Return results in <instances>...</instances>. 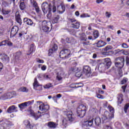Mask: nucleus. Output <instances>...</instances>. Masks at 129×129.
Returning <instances> with one entry per match:
<instances>
[{
  "instance_id": "bb28decb",
  "label": "nucleus",
  "mask_w": 129,
  "mask_h": 129,
  "mask_svg": "<svg viewBox=\"0 0 129 129\" xmlns=\"http://www.w3.org/2000/svg\"><path fill=\"white\" fill-rule=\"evenodd\" d=\"M95 123L96 125H97L98 126L100 125V124L101 123V119H100V117H97L95 118Z\"/></svg>"
},
{
  "instance_id": "4468645a",
  "label": "nucleus",
  "mask_w": 129,
  "mask_h": 129,
  "mask_svg": "<svg viewBox=\"0 0 129 129\" xmlns=\"http://www.w3.org/2000/svg\"><path fill=\"white\" fill-rule=\"evenodd\" d=\"M31 5L35 8L36 13H39L40 9L39 8V6H38V4L36 2V0H30Z\"/></svg>"
},
{
  "instance_id": "4d7b16f0",
  "label": "nucleus",
  "mask_w": 129,
  "mask_h": 129,
  "mask_svg": "<svg viewBox=\"0 0 129 129\" xmlns=\"http://www.w3.org/2000/svg\"><path fill=\"white\" fill-rule=\"evenodd\" d=\"M97 98H99L100 99H104V96H103L99 94H97Z\"/></svg>"
},
{
  "instance_id": "774afa93",
  "label": "nucleus",
  "mask_w": 129,
  "mask_h": 129,
  "mask_svg": "<svg viewBox=\"0 0 129 129\" xmlns=\"http://www.w3.org/2000/svg\"><path fill=\"white\" fill-rule=\"evenodd\" d=\"M126 65H129V57L127 56L126 58Z\"/></svg>"
},
{
  "instance_id": "473e14b6",
  "label": "nucleus",
  "mask_w": 129,
  "mask_h": 129,
  "mask_svg": "<svg viewBox=\"0 0 129 129\" xmlns=\"http://www.w3.org/2000/svg\"><path fill=\"white\" fill-rule=\"evenodd\" d=\"M19 7L21 11H24V10L26 9V5L25 4V2H21Z\"/></svg>"
},
{
  "instance_id": "f704fd0d",
  "label": "nucleus",
  "mask_w": 129,
  "mask_h": 129,
  "mask_svg": "<svg viewBox=\"0 0 129 129\" xmlns=\"http://www.w3.org/2000/svg\"><path fill=\"white\" fill-rule=\"evenodd\" d=\"M95 39H97L99 37V32L97 30H95L93 33Z\"/></svg>"
},
{
  "instance_id": "dca6fc26",
  "label": "nucleus",
  "mask_w": 129,
  "mask_h": 129,
  "mask_svg": "<svg viewBox=\"0 0 129 129\" xmlns=\"http://www.w3.org/2000/svg\"><path fill=\"white\" fill-rule=\"evenodd\" d=\"M59 19H60V15L58 14L54 15L52 19V23L57 24V23H58V21H59Z\"/></svg>"
},
{
  "instance_id": "c756f323",
  "label": "nucleus",
  "mask_w": 129,
  "mask_h": 129,
  "mask_svg": "<svg viewBox=\"0 0 129 129\" xmlns=\"http://www.w3.org/2000/svg\"><path fill=\"white\" fill-rule=\"evenodd\" d=\"M122 97H123V95L122 94L118 95V104H121V102H122Z\"/></svg>"
},
{
  "instance_id": "338daca9",
  "label": "nucleus",
  "mask_w": 129,
  "mask_h": 129,
  "mask_svg": "<svg viewBox=\"0 0 129 129\" xmlns=\"http://www.w3.org/2000/svg\"><path fill=\"white\" fill-rule=\"evenodd\" d=\"M11 93L12 94V98H13V96H17V93L15 91H13V92H11Z\"/></svg>"
},
{
  "instance_id": "9d476101",
  "label": "nucleus",
  "mask_w": 129,
  "mask_h": 129,
  "mask_svg": "<svg viewBox=\"0 0 129 129\" xmlns=\"http://www.w3.org/2000/svg\"><path fill=\"white\" fill-rule=\"evenodd\" d=\"M66 115L68 117L69 120L70 121H73L74 120V115L72 113L71 110H67L66 111Z\"/></svg>"
},
{
  "instance_id": "f257e3e1",
  "label": "nucleus",
  "mask_w": 129,
  "mask_h": 129,
  "mask_svg": "<svg viewBox=\"0 0 129 129\" xmlns=\"http://www.w3.org/2000/svg\"><path fill=\"white\" fill-rule=\"evenodd\" d=\"M108 108L111 113L107 111H105L104 112V115L102 117L103 122H108V121H110V120L114 117V109L113 107L108 106Z\"/></svg>"
},
{
  "instance_id": "9b49d317",
  "label": "nucleus",
  "mask_w": 129,
  "mask_h": 129,
  "mask_svg": "<svg viewBox=\"0 0 129 129\" xmlns=\"http://www.w3.org/2000/svg\"><path fill=\"white\" fill-rule=\"evenodd\" d=\"M18 32H19V27L17 26H14L11 31V37H14L17 34H18Z\"/></svg>"
},
{
  "instance_id": "603ef678",
  "label": "nucleus",
  "mask_w": 129,
  "mask_h": 129,
  "mask_svg": "<svg viewBox=\"0 0 129 129\" xmlns=\"http://www.w3.org/2000/svg\"><path fill=\"white\" fill-rule=\"evenodd\" d=\"M127 81V79L126 78H124L123 80L121 81V84H125L126 83V82Z\"/></svg>"
},
{
  "instance_id": "cd10ccee",
  "label": "nucleus",
  "mask_w": 129,
  "mask_h": 129,
  "mask_svg": "<svg viewBox=\"0 0 129 129\" xmlns=\"http://www.w3.org/2000/svg\"><path fill=\"white\" fill-rule=\"evenodd\" d=\"M15 18H16V20L17 23H18V24H19V25H22V20L21 19V17H20V15L17 14V13H16Z\"/></svg>"
},
{
  "instance_id": "7c9ffc66",
  "label": "nucleus",
  "mask_w": 129,
  "mask_h": 129,
  "mask_svg": "<svg viewBox=\"0 0 129 129\" xmlns=\"http://www.w3.org/2000/svg\"><path fill=\"white\" fill-rule=\"evenodd\" d=\"M38 86H40V84H39V82L37 81V78H35L33 83V88L34 89H36V88H38Z\"/></svg>"
},
{
  "instance_id": "2f4dec72",
  "label": "nucleus",
  "mask_w": 129,
  "mask_h": 129,
  "mask_svg": "<svg viewBox=\"0 0 129 129\" xmlns=\"http://www.w3.org/2000/svg\"><path fill=\"white\" fill-rule=\"evenodd\" d=\"M79 35H80V37L82 41H86L87 38L85 33H82L81 35H80V33H79Z\"/></svg>"
},
{
  "instance_id": "aec40b11",
  "label": "nucleus",
  "mask_w": 129,
  "mask_h": 129,
  "mask_svg": "<svg viewBox=\"0 0 129 129\" xmlns=\"http://www.w3.org/2000/svg\"><path fill=\"white\" fill-rule=\"evenodd\" d=\"M105 45H106V42L102 40L99 41L97 42V47L98 48H101L102 47H104Z\"/></svg>"
},
{
  "instance_id": "f8f14e48",
  "label": "nucleus",
  "mask_w": 129,
  "mask_h": 129,
  "mask_svg": "<svg viewBox=\"0 0 129 129\" xmlns=\"http://www.w3.org/2000/svg\"><path fill=\"white\" fill-rule=\"evenodd\" d=\"M12 98V93H7L3 95L1 97H0V99L1 100H5V99H11Z\"/></svg>"
},
{
  "instance_id": "49530a36",
  "label": "nucleus",
  "mask_w": 129,
  "mask_h": 129,
  "mask_svg": "<svg viewBox=\"0 0 129 129\" xmlns=\"http://www.w3.org/2000/svg\"><path fill=\"white\" fill-rule=\"evenodd\" d=\"M7 41L6 40L2 41L0 42V47H3V46H6L7 45Z\"/></svg>"
},
{
  "instance_id": "13d9d810",
  "label": "nucleus",
  "mask_w": 129,
  "mask_h": 129,
  "mask_svg": "<svg viewBox=\"0 0 129 129\" xmlns=\"http://www.w3.org/2000/svg\"><path fill=\"white\" fill-rule=\"evenodd\" d=\"M121 47L126 49V48H128V45H127V44H126L125 43H123L121 45Z\"/></svg>"
},
{
  "instance_id": "ea45409f",
  "label": "nucleus",
  "mask_w": 129,
  "mask_h": 129,
  "mask_svg": "<svg viewBox=\"0 0 129 129\" xmlns=\"http://www.w3.org/2000/svg\"><path fill=\"white\" fill-rule=\"evenodd\" d=\"M27 107L26 105V103L24 102V103H21V104H20L19 105V108H20V109L22 110V109H23L24 108H25V107Z\"/></svg>"
},
{
  "instance_id": "5fc2aeb1",
  "label": "nucleus",
  "mask_w": 129,
  "mask_h": 129,
  "mask_svg": "<svg viewBox=\"0 0 129 129\" xmlns=\"http://www.w3.org/2000/svg\"><path fill=\"white\" fill-rule=\"evenodd\" d=\"M83 45L84 47H86V46H88V45H90V43L89 41H86L83 42Z\"/></svg>"
},
{
  "instance_id": "0e129e2a",
  "label": "nucleus",
  "mask_w": 129,
  "mask_h": 129,
  "mask_svg": "<svg viewBox=\"0 0 129 129\" xmlns=\"http://www.w3.org/2000/svg\"><path fill=\"white\" fill-rule=\"evenodd\" d=\"M43 115L45 117H47V118H49V117H50V115H49L48 113H44Z\"/></svg>"
},
{
  "instance_id": "72a5a7b5",
  "label": "nucleus",
  "mask_w": 129,
  "mask_h": 129,
  "mask_svg": "<svg viewBox=\"0 0 129 129\" xmlns=\"http://www.w3.org/2000/svg\"><path fill=\"white\" fill-rule=\"evenodd\" d=\"M2 59L3 61H7V62L10 61V57L7 54H4L2 56Z\"/></svg>"
},
{
  "instance_id": "5701e85b",
  "label": "nucleus",
  "mask_w": 129,
  "mask_h": 129,
  "mask_svg": "<svg viewBox=\"0 0 129 129\" xmlns=\"http://www.w3.org/2000/svg\"><path fill=\"white\" fill-rule=\"evenodd\" d=\"M58 125L57 123H56L54 122H49L48 123V126L50 128H56Z\"/></svg>"
},
{
  "instance_id": "4c0bfd02",
  "label": "nucleus",
  "mask_w": 129,
  "mask_h": 129,
  "mask_svg": "<svg viewBox=\"0 0 129 129\" xmlns=\"http://www.w3.org/2000/svg\"><path fill=\"white\" fill-rule=\"evenodd\" d=\"M113 49V47L111 45H108L104 48V51L107 52L108 51H109L110 50H112Z\"/></svg>"
},
{
  "instance_id": "e2e57ef3",
  "label": "nucleus",
  "mask_w": 129,
  "mask_h": 129,
  "mask_svg": "<svg viewBox=\"0 0 129 129\" xmlns=\"http://www.w3.org/2000/svg\"><path fill=\"white\" fill-rule=\"evenodd\" d=\"M105 129H112V127L110 125H106L105 126Z\"/></svg>"
},
{
  "instance_id": "8fccbe9b",
  "label": "nucleus",
  "mask_w": 129,
  "mask_h": 129,
  "mask_svg": "<svg viewBox=\"0 0 129 129\" xmlns=\"http://www.w3.org/2000/svg\"><path fill=\"white\" fill-rule=\"evenodd\" d=\"M66 41H67V43H72V42H73V39L72 38L67 37L66 39Z\"/></svg>"
},
{
  "instance_id": "6ab92c4d",
  "label": "nucleus",
  "mask_w": 129,
  "mask_h": 129,
  "mask_svg": "<svg viewBox=\"0 0 129 129\" xmlns=\"http://www.w3.org/2000/svg\"><path fill=\"white\" fill-rule=\"evenodd\" d=\"M30 114L31 116H33V117L35 118V120H37V119H38V118H39L40 116H41V115H40L39 113H36L34 112V111H31Z\"/></svg>"
},
{
  "instance_id": "f03ea898",
  "label": "nucleus",
  "mask_w": 129,
  "mask_h": 129,
  "mask_svg": "<svg viewBox=\"0 0 129 129\" xmlns=\"http://www.w3.org/2000/svg\"><path fill=\"white\" fill-rule=\"evenodd\" d=\"M39 28L41 31L44 32V33H50L51 32V29L50 27L52 26L51 22H48L46 20L40 21L39 24Z\"/></svg>"
},
{
  "instance_id": "69168bd1",
  "label": "nucleus",
  "mask_w": 129,
  "mask_h": 129,
  "mask_svg": "<svg viewBox=\"0 0 129 129\" xmlns=\"http://www.w3.org/2000/svg\"><path fill=\"white\" fill-rule=\"evenodd\" d=\"M56 11H57V8H56V7L55 6H53V7H52V12L55 13V12H56Z\"/></svg>"
},
{
  "instance_id": "412c9836",
  "label": "nucleus",
  "mask_w": 129,
  "mask_h": 129,
  "mask_svg": "<svg viewBox=\"0 0 129 129\" xmlns=\"http://www.w3.org/2000/svg\"><path fill=\"white\" fill-rule=\"evenodd\" d=\"M2 12L3 15H9V14L12 12V10L11 9H7V8H2Z\"/></svg>"
},
{
  "instance_id": "2eb2a0df",
  "label": "nucleus",
  "mask_w": 129,
  "mask_h": 129,
  "mask_svg": "<svg viewBox=\"0 0 129 129\" xmlns=\"http://www.w3.org/2000/svg\"><path fill=\"white\" fill-rule=\"evenodd\" d=\"M91 69H90V67L88 66H84L83 69V72L85 74V75H87L88 74H89L90 73Z\"/></svg>"
},
{
  "instance_id": "39448f33",
  "label": "nucleus",
  "mask_w": 129,
  "mask_h": 129,
  "mask_svg": "<svg viewBox=\"0 0 129 129\" xmlns=\"http://www.w3.org/2000/svg\"><path fill=\"white\" fill-rule=\"evenodd\" d=\"M104 62L105 63H100L99 64L98 69L100 71H102V70L104 69L105 65L108 67H110V65H111V61H110V58H105L104 59Z\"/></svg>"
},
{
  "instance_id": "7ed1b4c3",
  "label": "nucleus",
  "mask_w": 129,
  "mask_h": 129,
  "mask_svg": "<svg viewBox=\"0 0 129 129\" xmlns=\"http://www.w3.org/2000/svg\"><path fill=\"white\" fill-rule=\"evenodd\" d=\"M77 113L80 117H83L86 113V106L81 104L77 109Z\"/></svg>"
},
{
  "instance_id": "a18cd8bd",
  "label": "nucleus",
  "mask_w": 129,
  "mask_h": 129,
  "mask_svg": "<svg viewBox=\"0 0 129 129\" xmlns=\"http://www.w3.org/2000/svg\"><path fill=\"white\" fill-rule=\"evenodd\" d=\"M44 88L47 89V88H50L51 87H53V85L51 83H48L45 85L44 86Z\"/></svg>"
},
{
  "instance_id": "6e6552de",
  "label": "nucleus",
  "mask_w": 129,
  "mask_h": 129,
  "mask_svg": "<svg viewBox=\"0 0 129 129\" xmlns=\"http://www.w3.org/2000/svg\"><path fill=\"white\" fill-rule=\"evenodd\" d=\"M69 20L71 22L74 29H79V27H80V23L77 21V20L73 18H70Z\"/></svg>"
},
{
  "instance_id": "c85d7f7f",
  "label": "nucleus",
  "mask_w": 129,
  "mask_h": 129,
  "mask_svg": "<svg viewBox=\"0 0 129 129\" xmlns=\"http://www.w3.org/2000/svg\"><path fill=\"white\" fill-rule=\"evenodd\" d=\"M85 124L87 126H92V124H93V120H90L85 121Z\"/></svg>"
},
{
  "instance_id": "bf43d9fd",
  "label": "nucleus",
  "mask_w": 129,
  "mask_h": 129,
  "mask_svg": "<svg viewBox=\"0 0 129 129\" xmlns=\"http://www.w3.org/2000/svg\"><path fill=\"white\" fill-rule=\"evenodd\" d=\"M7 126L10 127V126H12V125H14V124L13 123H12V122L11 121H8L7 123H6Z\"/></svg>"
},
{
  "instance_id": "ddd939ff",
  "label": "nucleus",
  "mask_w": 129,
  "mask_h": 129,
  "mask_svg": "<svg viewBox=\"0 0 129 129\" xmlns=\"http://www.w3.org/2000/svg\"><path fill=\"white\" fill-rule=\"evenodd\" d=\"M18 107L15 105H12L10 106L7 109L8 113H13V112H18Z\"/></svg>"
},
{
  "instance_id": "e433bc0d",
  "label": "nucleus",
  "mask_w": 129,
  "mask_h": 129,
  "mask_svg": "<svg viewBox=\"0 0 129 129\" xmlns=\"http://www.w3.org/2000/svg\"><path fill=\"white\" fill-rule=\"evenodd\" d=\"M82 86H83V84H81V85L77 86L75 84H72L70 85V87H71V88H78V87H82Z\"/></svg>"
},
{
  "instance_id": "c9c22d12",
  "label": "nucleus",
  "mask_w": 129,
  "mask_h": 129,
  "mask_svg": "<svg viewBox=\"0 0 129 129\" xmlns=\"http://www.w3.org/2000/svg\"><path fill=\"white\" fill-rule=\"evenodd\" d=\"M9 3L4 1L2 3V9H6L7 7H9Z\"/></svg>"
},
{
  "instance_id": "de8ad7c7",
  "label": "nucleus",
  "mask_w": 129,
  "mask_h": 129,
  "mask_svg": "<svg viewBox=\"0 0 129 129\" xmlns=\"http://www.w3.org/2000/svg\"><path fill=\"white\" fill-rule=\"evenodd\" d=\"M70 71H72V72H76L78 70V68L76 67V66H75L74 68H72L70 69Z\"/></svg>"
},
{
  "instance_id": "b1692460",
  "label": "nucleus",
  "mask_w": 129,
  "mask_h": 129,
  "mask_svg": "<svg viewBox=\"0 0 129 129\" xmlns=\"http://www.w3.org/2000/svg\"><path fill=\"white\" fill-rule=\"evenodd\" d=\"M24 124L26 126V129H32L33 128V126L32 124L30 123V121L29 120H26L24 121Z\"/></svg>"
},
{
  "instance_id": "1a4fd4ad",
  "label": "nucleus",
  "mask_w": 129,
  "mask_h": 129,
  "mask_svg": "<svg viewBox=\"0 0 129 129\" xmlns=\"http://www.w3.org/2000/svg\"><path fill=\"white\" fill-rule=\"evenodd\" d=\"M39 110H40V113H44V112H47L49 110V105H45L44 104H41L39 107Z\"/></svg>"
},
{
  "instance_id": "09e8293b",
  "label": "nucleus",
  "mask_w": 129,
  "mask_h": 129,
  "mask_svg": "<svg viewBox=\"0 0 129 129\" xmlns=\"http://www.w3.org/2000/svg\"><path fill=\"white\" fill-rule=\"evenodd\" d=\"M117 52H122L124 55H128L129 52L126 51H124V50H120L119 49H117Z\"/></svg>"
},
{
  "instance_id": "4be33fe9",
  "label": "nucleus",
  "mask_w": 129,
  "mask_h": 129,
  "mask_svg": "<svg viewBox=\"0 0 129 129\" xmlns=\"http://www.w3.org/2000/svg\"><path fill=\"white\" fill-rule=\"evenodd\" d=\"M58 49V46L57 44H54L53 46L52 47L51 49H50L49 50V54H53L55 51H57Z\"/></svg>"
},
{
  "instance_id": "3c124183",
  "label": "nucleus",
  "mask_w": 129,
  "mask_h": 129,
  "mask_svg": "<svg viewBox=\"0 0 129 129\" xmlns=\"http://www.w3.org/2000/svg\"><path fill=\"white\" fill-rule=\"evenodd\" d=\"M128 107H129V104H126L124 106V112H125V113H126V112L127 111V109H128Z\"/></svg>"
},
{
  "instance_id": "0eeeda50",
  "label": "nucleus",
  "mask_w": 129,
  "mask_h": 129,
  "mask_svg": "<svg viewBox=\"0 0 129 129\" xmlns=\"http://www.w3.org/2000/svg\"><path fill=\"white\" fill-rule=\"evenodd\" d=\"M70 56V50L69 49H63L60 52L59 57L62 59H66Z\"/></svg>"
},
{
  "instance_id": "58836bf2",
  "label": "nucleus",
  "mask_w": 129,
  "mask_h": 129,
  "mask_svg": "<svg viewBox=\"0 0 129 129\" xmlns=\"http://www.w3.org/2000/svg\"><path fill=\"white\" fill-rule=\"evenodd\" d=\"M68 123V120L66 118H64L62 121V125L64 126V127H66V125Z\"/></svg>"
},
{
  "instance_id": "20e7f679",
  "label": "nucleus",
  "mask_w": 129,
  "mask_h": 129,
  "mask_svg": "<svg viewBox=\"0 0 129 129\" xmlns=\"http://www.w3.org/2000/svg\"><path fill=\"white\" fill-rule=\"evenodd\" d=\"M115 65L119 69H121L124 65V57L121 56L115 58Z\"/></svg>"
},
{
  "instance_id": "a878e982",
  "label": "nucleus",
  "mask_w": 129,
  "mask_h": 129,
  "mask_svg": "<svg viewBox=\"0 0 129 129\" xmlns=\"http://www.w3.org/2000/svg\"><path fill=\"white\" fill-rule=\"evenodd\" d=\"M19 92H29V89L26 87H21L18 89Z\"/></svg>"
},
{
  "instance_id": "393cba45",
  "label": "nucleus",
  "mask_w": 129,
  "mask_h": 129,
  "mask_svg": "<svg viewBox=\"0 0 129 129\" xmlns=\"http://www.w3.org/2000/svg\"><path fill=\"white\" fill-rule=\"evenodd\" d=\"M35 45L34 44L30 45L29 50L28 51V53L27 55H31L33 52L35 51Z\"/></svg>"
},
{
  "instance_id": "a211bd4d",
  "label": "nucleus",
  "mask_w": 129,
  "mask_h": 129,
  "mask_svg": "<svg viewBox=\"0 0 129 129\" xmlns=\"http://www.w3.org/2000/svg\"><path fill=\"white\" fill-rule=\"evenodd\" d=\"M23 22L29 26H33V24H34L33 21L28 18H25L23 20Z\"/></svg>"
},
{
  "instance_id": "37998d69",
  "label": "nucleus",
  "mask_w": 129,
  "mask_h": 129,
  "mask_svg": "<svg viewBox=\"0 0 129 129\" xmlns=\"http://www.w3.org/2000/svg\"><path fill=\"white\" fill-rule=\"evenodd\" d=\"M90 17V15H88V14H83L80 16L81 18H89Z\"/></svg>"
},
{
  "instance_id": "f3484780",
  "label": "nucleus",
  "mask_w": 129,
  "mask_h": 129,
  "mask_svg": "<svg viewBox=\"0 0 129 129\" xmlns=\"http://www.w3.org/2000/svg\"><path fill=\"white\" fill-rule=\"evenodd\" d=\"M57 11L59 14H63L65 12V6L60 4V5L57 6Z\"/></svg>"
},
{
  "instance_id": "680f3d73",
  "label": "nucleus",
  "mask_w": 129,
  "mask_h": 129,
  "mask_svg": "<svg viewBox=\"0 0 129 129\" xmlns=\"http://www.w3.org/2000/svg\"><path fill=\"white\" fill-rule=\"evenodd\" d=\"M105 16L107 17V18H110V16H111V14L110 13H109L108 12H106L105 13Z\"/></svg>"
},
{
  "instance_id": "423d86ee",
  "label": "nucleus",
  "mask_w": 129,
  "mask_h": 129,
  "mask_svg": "<svg viewBox=\"0 0 129 129\" xmlns=\"http://www.w3.org/2000/svg\"><path fill=\"white\" fill-rule=\"evenodd\" d=\"M41 8L44 14H47V13L48 12L47 16L50 15L51 12H52V9H51V7H50L49 4L46 3H43L42 4Z\"/></svg>"
},
{
  "instance_id": "052dcab7",
  "label": "nucleus",
  "mask_w": 129,
  "mask_h": 129,
  "mask_svg": "<svg viewBox=\"0 0 129 129\" xmlns=\"http://www.w3.org/2000/svg\"><path fill=\"white\" fill-rule=\"evenodd\" d=\"M43 87H42V86H41V85H39V86H38V87L36 89H35V90H39L40 91V90H42Z\"/></svg>"
},
{
  "instance_id": "a19ab883",
  "label": "nucleus",
  "mask_w": 129,
  "mask_h": 129,
  "mask_svg": "<svg viewBox=\"0 0 129 129\" xmlns=\"http://www.w3.org/2000/svg\"><path fill=\"white\" fill-rule=\"evenodd\" d=\"M26 106H29V105H32L34 103V100L29 101L28 102H25Z\"/></svg>"
},
{
  "instance_id": "c03bdc74",
  "label": "nucleus",
  "mask_w": 129,
  "mask_h": 129,
  "mask_svg": "<svg viewBox=\"0 0 129 129\" xmlns=\"http://www.w3.org/2000/svg\"><path fill=\"white\" fill-rule=\"evenodd\" d=\"M42 76L44 78V79H50V77L47 74H42Z\"/></svg>"
},
{
  "instance_id": "79ce46f5",
  "label": "nucleus",
  "mask_w": 129,
  "mask_h": 129,
  "mask_svg": "<svg viewBox=\"0 0 129 129\" xmlns=\"http://www.w3.org/2000/svg\"><path fill=\"white\" fill-rule=\"evenodd\" d=\"M62 79H63V78H62L61 75L59 74V73H57V75L56 76V80H58V81H62Z\"/></svg>"
},
{
  "instance_id": "864d4df0",
  "label": "nucleus",
  "mask_w": 129,
  "mask_h": 129,
  "mask_svg": "<svg viewBox=\"0 0 129 129\" xmlns=\"http://www.w3.org/2000/svg\"><path fill=\"white\" fill-rule=\"evenodd\" d=\"M6 45H8L9 47H12V46H13V43L8 40H6Z\"/></svg>"
},
{
  "instance_id": "6e6d98bb",
  "label": "nucleus",
  "mask_w": 129,
  "mask_h": 129,
  "mask_svg": "<svg viewBox=\"0 0 129 129\" xmlns=\"http://www.w3.org/2000/svg\"><path fill=\"white\" fill-rule=\"evenodd\" d=\"M20 56H22V52L18 51V52H16V58H17V57H20Z\"/></svg>"
}]
</instances>
